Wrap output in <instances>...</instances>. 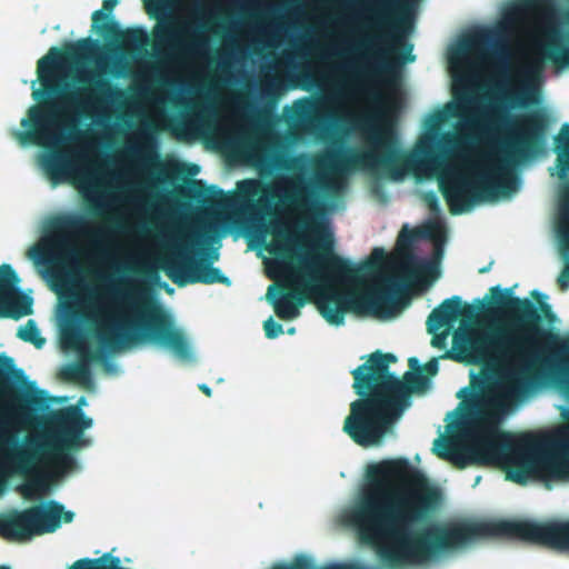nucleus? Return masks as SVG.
<instances>
[{"label":"nucleus","instance_id":"obj_9","mask_svg":"<svg viewBox=\"0 0 569 569\" xmlns=\"http://www.w3.org/2000/svg\"><path fill=\"white\" fill-rule=\"evenodd\" d=\"M399 6L391 0H378L377 7L363 18V27L369 30L357 43L358 62L348 69L358 79L381 78L389 82L395 73L393 57L398 48H405L402 61H412V46L406 41L407 19L400 14Z\"/></svg>","mask_w":569,"mask_h":569},{"label":"nucleus","instance_id":"obj_28","mask_svg":"<svg viewBox=\"0 0 569 569\" xmlns=\"http://www.w3.org/2000/svg\"><path fill=\"white\" fill-rule=\"evenodd\" d=\"M69 569H126L121 567V561L118 557L111 553H104L97 559H80L77 560Z\"/></svg>","mask_w":569,"mask_h":569},{"label":"nucleus","instance_id":"obj_11","mask_svg":"<svg viewBox=\"0 0 569 569\" xmlns=\"http://www.w3.org/2000/svg\"><path fill=\"white\" fill-rule=\"evenodd\" d=\"M316 306L320 315L330 323L340 326L347 311L391 318L405 306L400 297V284L393 277H383L363 295L341 293L332 287L319 291Z\"/></svg>","mask_w":569,"mask_h":569},{"label":"nucleus","instance_id":"obj_38","mask_svg":"<svg viewBox=\"0 0 569 569\" xmlns=\"http://www.w3.org/2000/svg\"><path fill=\"white\" fill-rule=\"evenodd\" d=\"M213 114L211 107H203L190 116V123L197 127H203L208 123L209 118Z\"/></svg>","mask_w":569,"mask_h":569},{"label":"nucleus","instance_id":"obj_4","mask_svg":"<svg viewBox=\"0 0 569 569\" xmlns=\"http://www.w3.org/2000/svg\"><path fill=\"white\" fill-rule=\"evenodd\" d=\"M396 360L392 353L376 351L351 371L352 388L359 398L350 403L342 429L359 446L379 445L393 421L410 405L411 393L425 391L429 379L439 370L437 358L420 367L419 360L411 357L408 360L410 370L401 380L389 371V365Z\"/></svg>","mask_w":569,"mask_h":569},{"label":"nucleus","instance_id":"obj_44","mask_svg":"<svg viewBox=\"0 0 569 569\" xmlns=\"http://www.w3.org/2000/svg\"><path fill=\"white\" fill-rule=\"evenodd\" d=\"M495 53L496 56L498 57V59L503 63V66L506 64V61H507V56H506V52L503 49H496L495 50Z\"/></svg>","mask_w":569,"mask_h":569},{"label":"nucleus","instance_id":"obj_3","mask_svg":"<svg viewBox=\"0 0 569 569\" xmlns=\"http://www.w3.org/2000/svg\"><path fill=\"white\" fill-rule=\"evenodd\" d=\"M491 301L485 306L462 303L459 296L443 300L427 319L429 333H437L441 328H451L460 317L472 320L483 310L488 316L502 313L508 321L491 327L477 336L455 335V343L468 357L471 363H482L498 369L499 378L508 371H519L530 366V377L536 366L550 368L559 366V388L569 399V333L561 336L556 329L557 316L546 302V296L537 290L531 297L519 298L512 295V288L490 289Z\"/></svg>","mask_w":569,"mask_h":569},{"label":"nucleus","instance_id":"obj_12","mask_svg":"<svg viewBox=\"0 0 569 569\" xmlns=\"http://www.w3.org/2000/svg\"><path fill=\"white\" fill-rule=\"evenodd\" d=\"M204 233L198 228H178L169 236L164 253L159 260V267L178 287L187 284L222 283L230 286V279L221 270L212 266V260H196L191 253L202 244Z\"/></svg>","mask_w":569,"mask_h":569},{"label":"nucleus","instance_id":"obj_25","mask_svg":"<svg viewBox=\"0 0 569 569\" xmlns=\"http://www.w3.org/2000/svg\"><path fill=\"white\" fill-rule=\"evenodd\" d=\"M89 81L93 87L89 92L88 99L77 100L76 97H72V101L77 102V104L83 108L102 106L111 101L114 97L123 94V92L120 89L113 87L109 80L92 77L89 79Z\"/></svg>","mask_w":569,"mask_h":569},{"label":"nucleus","instance_id":"obj_42","mask_svg":"<svg viewBox=\"0 0 569 569\" xmlns=\"http://www.w3.org/2000/svg\"><path fill=\"white\" fill-rule=\"evenodd\" d=\"M367 93L370 96V98L373 100V102L379 106V107H385L386 106V102H387V99L383 94H381L379 91L377 90H371V89H368L367 90Z\"/></svg>","mask_w":569,"mask_h":569},{"label":"nucleus","instance_id":"obj_46","mask_svg":"<svg viewBox=\"0 0 569 569\" xmlns=\"http://www.w3.org/2000/svg\"><path fill=\"white\" fill-rule=\"evenodd\" d=\"M443 358H450V359H455V360H461L462 359V357H460L458 353H452L450 351L446 352Z\"/></svg>","mask_w":569,"mask_h":569},{"label":"nucleus","instance_id":"obj_13","mask_svg":"<svg viewBox=\"0 0 569 569\" xmlns=\"http://www.w3.org/2000/svg\"><path fill=\"white\" fill-rule=\"evenodd\" d=\"M147 13L159 19L152 28L153 48L166 59L181 62L200 56L207 48L206 26L198 18L166 17V0H142Z\"/></svg>","mask_w":569,"mask_h":569},{"label":"nucleus","instance_id":"obj_45","mask_svg":"<svg viewBox=\"0 0 569 569\" xmlns=\"http://www.w3.org/2000/svg\"><path fill=\"white\" fill-rule=\"evenodd\" d=\"M199 389L207 396V397H211L212 395V390L209 386H207L206 383H201L199 385Z\"/></svg>","mask_w":569,"mask_h":569},{"label":"nucleus","instance_id":"obj_1","mask_svg":"<svg viewBox=\"0 0 569 569\" xmlns=\"http://www.w3.org/2000/svg\"><path fill=\"white\" fill-rule=\"evenodd\" d=\"M438 499V490L407 459L383 460L367 469L366 482L343 512V520L356 530L359 541L373 548L391 569L423 563L488 536L569 550V519L443 522L415 530Z\"/></svg>","mask_w":569,"mask_h":569},{"label":"nucleus","instance_id":"obj_43","mask_svg":"<svg viewBox=\"0 0 569 569\" xmlns=\"http://www.w3.org/2000/svg\"><path fill=\"white\" fill-rule=\"evenodd\" d=\"M433 338L431 340V345L436 348H442L445 346V336H438L432 333Z\"/></svg>","mask_w":569,"mask_h":569},{"label":"nucleus","instance_id":"obj_2","mask_svg":"<svg viewBox=\"0 0 569 569\" xmlns=\"http://www.w3.org/2000/svg\"><path fill=\"white\" fill-rule=\"evenodd\" d=\"M471 385L473 391L465 400L468 418L460 422V435L468 443H458L449 453V462L458 469L499 466L507 480L518 485L569 480V406L560 408L561 425L556 429L518 439L497 430L500 418L531 390L530 366L508 371L497 380L475 377Z\"/></svg>","mask_w":569,"mask_h":569},{"label":"nucleus","instance_id":"obj_50","mask_svg":"<svg viewBox=\"0 0 569 569\" xmlns=\"http://www.w3.org/2000/svg\"><path fill=\"white\" fill-rule=\"evenodd\" d=\"M281 249L278 248V247H274V248H270L269 251L270 253H274V254H278V251H280Z\"/></svg>","mask_w":569,"mask_h":569},{"label":"nucleus","instance_id":"obj_34","mask_svg":"<svg viewBox=\"0 0 569 569\" xmlns=\"http://www.w3.org/2000/svg\"><path fill=\"white\" fill-rule=\"evenodd\" d=\"M492 40V34L488 30H481L463 40L457 49V54H465L469 50L486 46Z\"/></svg>","mask_w":569,"mask_h":569},{"label":"nucleus","instance_id":"obj_20","mask_svg":"<svg viewBox=\"0 0 569 569\" xmlns=\"http://www.w3.org/2000/svg\"><path fill=\"white\" fill-rule=\"evenodd\" d=\"M238 189L249 218L253 222L264 226V218L271 214V199L276 197L280 199V196L274 192V188L258 179H247L238 183Z\"/></svg>","mask_w":569,"mask_h":569},{"label":"nucleus","instance_id":"obj_17","mask_svg":"<svg viewBox=\"0 0 569 569\" xmlns=\"http://www.w3.org/2000/svg\"><path fill=\"white\" fill-rule=\"evenodd\" d=\"M456 97V102H449L443 109L431 113L427 121L426 127L429 130H438L439 127L450 118L465 119L472 126H479L481 128H489L493 124H506L508 122V116L503 110L496 106L482 109L479 113V118L476 113L477 99L470 92H465L461 96Z\"/></svg>","mask_w":569,"mask_h":569},{"label":"nucleus","instance_id":"obj_47","mask_svg":"<svg viewBox=\"0 0 569 569\" xmlns=\"http://www.w3.org/2000/svg\"><path fill=\"white\" fill-rule=\"evenodd\" d=\"M431 270H432V266L430 263L426 262L420 266V271H422V272H429Z\"/></svg>","mask_w":569,"mask_h":569},{"label":"nucleus","instance_id":"obj_21","mask_svg":"<svg viewBox=\"0 0 569 569\" xmlns=\"http://www.w3.org/2000/svg\"><path fill=\"white\" fill-rule=\"evenodd\" d=\"M30 511L37 536L52 533L60 528L61 521L69 523L74 517L72 511H64V507L54 500L30 507Z\"/></svg>","mask_w":569,"mask_h":569},{"label":"nucleus","instance_id":"obj_32","mask_svg":"<svg viewBox=\"0 0 569 569\" xmlns=\"http://www.w3.org/2000/svg\"><path fill=\"white\" fill-rule=\"evenodd\" d=\"M87 221L81 216H66L57 220L56 229L61 233H83Z\"/></svg>","mask_w":569,"mask_h":569},{"label":"nucleus","instance_id":"obj_29","mask_svg":"<svg viewBox=\"0 0 569 569\" xmlns=\"http://www.w3.org/2000/svg\"><path fill=\"white\" fill-rule=\"evenodd\" d=\"M60 378L69 382L88 385L91 382V371L88 363H70L60 370Z\"/></svg>","mask_w":569,"mask_h":569},{"label":"nucleus","instance_id":"obj_30","mask_svg":"<svg viewBox=\"0 0 569 569\" xmlns=\"http://www.w3.org/2000/svg\"><path fill=\"white\" fill-rule=\"evenodd\" d=\"M13 378L18 381L24 378L23 371L16 369L13 359L0 353V396L9 389L8 381Z\"/></svg>","mask_w":569,"mask_h":569},{"label":"nucleus","instance_id":"obj_48","mask_svg":"<svg viewBox=\"0 0 569 569\" xmlns=\"http://www.w3.org/2000/svg\"><path fill=\"white\" fill-rule=\"evenodd\" d=\"M320 120H321V119H320L319 117H317V116H309V117H308V122H309L310 124H315L316 122H320Z\"/></svg>","mask_w":569,"mask_h":569},{"label":"nucleus","instance_id":"obj_51","mask_svg":"<svg viewBox=\"0 0 569 569\" xmlns=\"http://www.w3.org/2000/svg\"><path fill=\"white\" fill-rule=\"evenodd\" d=\"M328 117H329V119H330V120H336V119H337V114H336V113H333V112H332V113H329V116H328Z\"/></svg>","mask_w":569,"mask_h":569},{"label":"nucleus","instance_id":"obj_27","mask_svg":"<svg viewBox=\"0 0 569 569\" xmlns=\"http://www.w3.org/2000/svg\"><path fill=\"white\" fill-rule=\"evenodd\" d=\"M421 238L420 229H408L405 227L397 239V248L400 256L407 261L408 264L415 266L417 264V258L413 254L412 247L413 243Z\"/></svg>","mask_w":569,"mask_h":569},{"label":"nucleus","instance_id":"obj_16","mask_svg":"<svg viewBox=\"0 0 569 569\" xmlns=\"http://www.w3.org/2000/svg\"><path fill=\"white\" fill-rule=\"evenodd\" d=\"M318 249L320 253L302 260V268L315 280H318L326 272L339 280L356 281L386 260V252L379 247L373 248L369 260L360 266H355L349 260L333 253L331 242L319 243Z\"/></svg>","mask_w":569,"mask_h":569},{"label":"nucleus","instance_id":"obj_41","mask_svg":"<svg viewBox=\"0 0 569 569\" xmlns=\"http://www.w3.org/2000/svg\"><path fill=\"white\" fill-rule=\"evenodd\" d=\"M87 202L89 203L90 211L94 216H102L104 212L107 204L98 197H87Z\"/></svg>","mask_w":569,"mask_h":569},{"label":"nucleus","instance_id":"obj_39","mask_svg":"<svg viewBox=\"0 0 569 569\" xmlns=\"http://www.w3.org/2000/svg\"><path fill=\"white\" fill-rule=\"evenodd\" d=\"M263 330L267 338L274 339L283 332V327L281 323L277 322L272 317H269L263 322Z\"/></svg>","mask_w":569,"mask_h":569},{"label":"nucleus","instance_id":"obj_31","mask_svg":"<svg viewBox=\"0 0 569 569\" xmlns=\"http://www.w3.org/2000/svg\"><path fill=\"white\" fill-rule=\"evenodd\" d=\"M512 103L526 108L539 103V91L535 83L525 82L517 91L509 96Z\"/></svg>","mask_w":569,"mask_h":569},{"label":"nucleus","instance_id":"obj_14","mask_svg":"<svg viewBox=\"0 0 569 569\" xmlns=\"http://www.w3.org/2000/svg\"><path fill=\"white\" fill-rule=\"evenodd\" d=\"M54 429L41 436L27 437L31 447L52 450V460L60 473H67L77 466L72 451L88 446L90 440L83 437V431L92 426V419L87 417L78 407H69L54 413Z\"/></svg>","mask_w":569,"mask_h":569},{"label":"nucleus","instance_id":"obj_7","mask_svg":"<svg viewBox=\"0 0 569 569\" xmlns=\"http://www.w3.org/2000/svg\"><path fill=\"white\" fill-rule=\"evenodd\" d=\"M365 131V149L356 151L329 152L323 164L332 171L348 172L352 170H371L399 181L407 172L413 171L428 178L445 173L449 156L459 146V139L452 133H445L433 147V139L421 141L411 153L401 151L390 127H379L361 121Z\"/></svg>","mask_w":569,"mask_h":569},{"label":"nucleus","instance_id":"obj_19","mask_svg":"<svg viewBox=\"0 0 569 569\" xmlns=\"http://www.w3.org/2000/svg\"><path fill=\"white\" fill-rule=\"evenodd\" d=\"M19 282L10 264L0 266V317L17 320L32 313V298L20 291Z\"/></svg>","mask_w":569,"mask_h":569},{"label":"nucleus","instance_id":"obj_37","mask_svg":"<svg viewBox=\"0 0 569 569\" xmlns=\"http://www.w3.org/2000/svg\"><path fill=\"white\" fill-rule=\"evenodd\" d=\"M457 446L458 443L455 442L452 439L437 438L435 440L433 451L439 458L448 461L450 457L449 453L453 452Z\"/></svg>","mask_w":569,"mask_h":569},{"label":"nucleus","instance_id":"obj_10","mask_svg":"<svg viewBox=\"0 0 569 569\" xmlns=\"http://www.w3.org/2000/svg\"><path fill=\"white\" fill-rule=\"evenodd\" d=\"M552 0H518L505 12V22L509 27L531 24L536 34L538 53L558 64L569 68V7L563 6L560 18L562 32L553 23Z\"/></svg>","mask_w":569,"mask_h":569},{"label":"nucleus","instance_id":"obj_36","mask_svg":"<svg viewBox=\"0 0 569 569\" xmlns=\"http://www.w3.org/2000/svg\"><path fill=\"white\" fill-rule=\"evenodd\" d=\"M421 230V238H426L436 242L437 247H440L446 240V229L438 222H432L423 227ZM441 251L440 248H438Z\"/></svg>","mask_w":569,"mask_h":569},{"label":"nucleus","instance_id":"obj_6","mask_svg":"<svg viewBox=\"0 0 569 569\" xmlns=\"http://www.w3.org/2000/svg\"><path fill=\"white\" fill-rule=\"evenodd\" d=\"M92 46L91 39H81L64 51L52 47L38 60L37 73L42 88L33 90L32 98L40 103L31 106L27 117L21 119L20 124L27 130L13 132L22 146H41L50 150V153L42 158L41 166L53 184L64 181L73 171L68 152L60 150V147L76 140L80 131L76 119L66 118L59 102L50 98L61 91L58 82L61 64L79 60Z\"/></svg>","mask_w":569,"mask_h":569},{"label":"nucleus","instance_id":"obj_49","mask_svg":"<svg viewBox=\"0 0 569 569\" xmlns=\"http://www.w3.org/2000/svg\"><path fill=\"white\" fill-rule=\"evenodd\" d=\"M491 264H492V262H491V263H489V266L481 268V269L479 270V272H480V273H485V272L489 271V269H490Z\"/></svg>","mask_w":569,"mask_h":569},{"label":"nucleus","instance_id":"obj_52","mask_svg":"<svg viewBox=\"0 0 569 569\" xmlns=\"http://www.w3.org/2000/svg\"><path fill=\"white\" fill-rule=\"evenodd\" d=\"M295 331H296V329H295V328H290V329L288 330V333H289V335H293V333H295Z\"/></svg>","mask_w":569,"mask_h":569},{"label":"nucleus","instance_id":"obj_55","mask_svg":"<svg viewBox=\"0 0 569 569\" xmlns=\"http://www.w3.org/2000/svg\"><path fill=\"white\" fill-rule=\"evenodd\" d=\"M0 569H11V568L8 566H0Z\"/></svg>","mask_w":569,"mask_h":569},{"label":"nucleus","instance_id":"obj_54","mask_svg":"<svg viewBox=\"0 0 569 569\" xmlns=\"http://www.w3.org/2000/svg\"><path fill=\"white\" fill-rule=\"evenodd\" d=\"M57 247L62 248V247H63V242H62V241H58V242H57Z\"/></svg>","mask_w":569,"mask_h":569},{"label":"nucleus","instance_id":"obj_23","mask_svg":"<svg viewBox=\"0 0 569 569\" xmlns=\"http://www.w3.org/2000/svg\"><path fill=\"white\" fill-rule=\"evenodd\" d=\"M276 286L268 288L267 297L272 302L276 315L282 320H292L299 316V308L306 302L305 292L295 287L292 282L284 283L277 291L278 298H274L272 291Z\"/></svg>","mask_w":569,"mask_h":569},{"label":"nucleus","instance_id":"obj_15","mask_svg":"<svg viewBox=\"0 0 569 569\" xmlns=\"http://www.w3.org/2000/svg\"><path fill=\"white\" fill-rule=\"evenodd\" d=\"M557 166L550 168V174H557L560 183L557 192V214L555 232L558 252L562 263L557 282L565 291L569 288V122H565L557 137Z\"/></svg>","mask_w":569,"mask_h":569},{"label":"nucleus","instance_id":"obj_40","mask_svg":"<svg viewBox=\"0 0 569 569\" xmlns=\"http://www.w3.org/2000/svg\"><path fill=\"white\" fill-rule=\"evenodd\" d=\"M279 83L276 81V79H269L261 88V96L271 100H276L279 94Z\"/></svg>","mask_w":569,"mask_h":569},{"label":"nucleus","instance_id":"obj_22","mask_svg":"<svg viewBox=\"0 0 569 569\" xmlns=\"http://www.w3.org/2000/svg\"><path fill=\"white\" fill-rule=\"evenodd\" d=\"M37 536L30 507L12 509L0 515V537L9 541H27Z\"/></svg>","mask_w":569,"mask_h":569},{"label":"nucleus","instance_id":"obj_33","mask_svg":"<svg viewBox=\"0 0 569 569\" xmlns=\"http://www.w3.org/2000/svg\"><path fill=\"white\" fill-rule=\"evenodd\" d=\"M192 197L199 199L202 202H213L217 197H223V191L216 186L204 187L201 180L191 181Z\"/></svg>","mask_w":569,"mask_h":569},{"label":"nucleus","instance_id":"obj_24","mask_svg":"<svg viewBox=\"0 0 569 569\" xmlns=\"http://www.w3.org/2000/svg\"><path fill=\"white\" fill-rule=\"evenodd\" d=\"M288 189L284 200L291 203L299 211H316L319 207L315 182L307 180L303 176H295L287 181Z\"/></svg>","mask_w":569,"mask_h":569},{"label":"nucleus","instance_id":"obj_35","mask_svg":"<svg viewBox=\"0 0 569 569\" xmlns=\"http://www.w3.org/2000/svg\"><path fill=\"white\" fill-rule=\"evenodd\" d=\"M17 336L26 341L30 342L37 348H41L44 345V339L40 336V331L34 320L30 319L27 323L19 328Z\"/></svg>","mask_w":569,"mask_h":569},{"label":"nucleus","instance_id":"obj_53","mask_svg":"<svg viewBox=\"0 0 569 569\" xmlns=\"http://www.w3.org/2000/svg\"><path fill=\"white\" fill-rule=\"evenodd\" d=\"M466 391H467L466 389L460 390L459 393H458V397L459 398L462 397V393H465Z\"/></svg>","mask_w":569,"mask_h":569},{"label":"nucleus","instance_id":"obj_26","mask_svg":"<svg viewBox=\"0 0 569 569\" xmlns=\"http://www.w3.org/2000/svg\"><path fill=\"white\" fill-rule=\"evenodd\" d=\"M29 258L38 264L49 262L56 263V266L49 271L50 279L56 290L66 288L71 282V272L61 263V259H49L48 252L43 248H31L29 251Z\"/></svg>","mask_w":569,"mask_h":569},{"label":"nucleus","instance_id":"obj_18","mask_svg":"<svg viewBox=\"0 0 569 569\" xmlns=\"http://www.w3.org/2000/svg\"><path fill=\"white\" fill-rule=\"evenodd\" d=\"M119 0H103L102 9L92 13V29L106 39L120 40L126 47L140 51L148 44V34L142 28L121 30L119 23L111 19V13Z\"/></svg>","mask_w":569,"mask_h":569},{"label":"nucleus","instance_id":"obj_8","mask_svg":"<svg viewBox=\"0 0 569 569\" xmlns=\"http://www.w3.org/2000/svg\"><path fill=\"white\" fill-rule=\"evenodd\" d=\"M123 301L129 311L124 317L116 316L110 308H98L100 322L94 336L101 347L116 351L128 343L152 342L170 349L180 359L191 358L184 333L159 307L133 291L126 293Z\"/></svg>","mask_w":569,"mask_h":569},{"label":"nucleus","instance_id":"obj_5","mask_svg":"<svg viewBox=\"0 0 569 569\" xmlns=\"http://www.w3.org/2000/svg\"><path fill=\"white\" fill-rule=\"evenodd\" d=\"M548 123L543 109L520 116L515 121V130L495 142L496 151L482 156L481 164L467 162L466 171H453L440 178V190L451 213L459 214L475 202L515 192L513 169L542 150Z\"/></svg>","mask_w":569,"mask_h":569}]
</instances>
